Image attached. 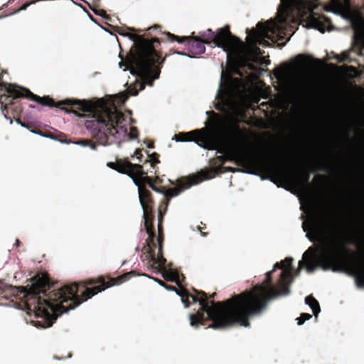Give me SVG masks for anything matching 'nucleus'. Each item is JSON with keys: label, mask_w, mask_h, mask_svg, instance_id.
Instances as JSON below:
<instances>
[{"label": "nucleus", "mask_w": 364, "mask_h": 364, "mask_svg": "<svg viewBox=\"0 0 364 364\" xmlns=\"http://www.w3.org/2000/svg\"><path fill=\"white\" fill-rule=\"evenodd\" d=\"M282 5L277 12L275 21L271 20L265 25L257 24V28L252 30L246 38V42L241 43L238 40L230 35L226 28H221L216 36H213L211 40L218 47H220L230 56L237 64L245 65L246 62L252 60L258 61V58L262 54L261 50L255 46L256 43L265 44L268 41H274L273 35L281 37L278 33L281 28V23L284 22V14L290 6H294L298 9H307L310 12L316 8L311 3L303 2L301 0H281ZM348 6V0H344Z\"/></svg>", "instance_id": "obj_1"}, {"label": "nucleus", "mask_w": 364, "mask_h": 364, "mask_svg": "<svg viewBox=\"0 0 364 364\" xmlns=\"http://www.w3.org/2000/svg\"><path fill=\"white\" fill-rule=\"evenodd\" d=\"M268 291L261 289L259 291H246L232 297L225 302L213 304L211 306L207 304L203 294L199 299L191 296L194 302H198L213 323L209 326L213 329H223L235 324L247 327L249 320L260 314L266 308L265 303H259L261 296L267 295Z\"/></svg>", "instance_id": "obj_2"}, {"label": "nucleus", "mask_w": 364, "mask_h": 364, "mask_svg": "<svg viewBox=\"0 0 364 364\" xmlns=\"http://www.w3.org/2000/svg\"><path fill=\"white\" fill-rule=\"evenodd\" d=\"M319 247L316 252L312 247L309 248L303 255V259L299 262V269L304 264H306V271L312 272L317 266L325 269L337 270L341 267L344 259V250L343 242L340 239L328 234L318 237Z\"/></svg>", "instance_id": "obj_3"}, {"label": "nucleus", "mask_w": 364, "mask_h": 364, "mask_svg": "<svg viewBox=\"0 0 364 364\" xmlns=\"http://www.w3.org/2000/svg\"><path fill=\"white\" fill-rule=\"evenodd\" d=\"M243 85L236 79L231 80L230 83L225 91V96H222L227 106L237 116H242L244 107L249 106V102L246 99V94L243 92Z\"/></svg>", "instance_id": "obj_4"}, {"label": "nucleus", "mask_w": 364, "mask_h": 364, "mask_svg": "<svg viewBox=\"0 0 364 364\" xmlns=\"http://www.w3.org/2000/svg\"><path fill=\"white\" fill-rule=\"evenodd\" d=\"M293 262L292 258H287L284 261L282 262V269H283L282 274V279L279 282V287L282 289V287L285 288V290H281L279 293H277L276 290L274 287L267 288L264 287H256L251 290L250 291H259L261 289H266L268 293L264 296H261L259 301V303H265L266 306L267 305V302L269 300H272L278 296H284L288 295L290 293V290L288 287V284L286 282V279L291 277V269L290 267Z\"/></svg>", "instance_id": "obj_5"}, {"label": "nucleus", "mask_w": 364, "mask_h": 364, "mask_svg": "<svg viewBox=\"0 0 364 364\" xmlns=\"http://www.w3.org/2000/svg\"><path fill=\"white\" fill-rule=\"evenodd\" d=\"M70 104H75L80 106V109L83 112H87L90 113H94L97 107H100L105 112L109 123L112 124V129H115L114 124H120L123 119L122 114L116 109L110 110L104 108V102L100 100L95 102H90L86 100H74L70 101Z\"/></svg>", "instance_id": "obj_6"}, {"label": "nucleus", "mask_w": 364, "mask_h": 364, "mask_svg": "<svg viewBox=\"0 0 364 364\" xmlns=\"http://www.w3.org/2000/svg\"><path fill=\"white\" fill-rule=\"evenodd\" d=\"M151 64V60L148 56L144 55H139L136 61L137 75L141 80V82L139 83L140 90L144 89L145 84L151 86L152 80L158 77V73L153 77L150 75Z\"/></svg>", "instance_id": "obj_7"}, {"label": "nucleus", "mask_w": 364, "mask_h": 364, "mask_svg": "<svg viewBox=\"0 0 364 364\" xmlns=\"http://www.w3.org/2000/svg\"><path fill=\"white\" fill-rule=\"evenodd\" d=\"M46 306H48L52 311V314L48 312V311L44 306H40L36 311V314L38 317H41L48 321V324L46 326H42V328L50 327L52 325V323L54 320H55L58 316V311H61L62 313H66L69 310L73 309L74 306H68L67 307H63L61 304H55L53 305L47 301L45 302Z\"/></svg>", "instance_id": "obj_8"}, {"label": "nucleus", "mask_w": 364, "mask_h": 364, "mask_svg": "<svg viewBox=\"0 0 364 364\" xmlns=\"http://www.w3.org/2000/svg\"><path fill=\"white\" fill-rule=\"evenodd\" d=\"M341 16L352 23L356 39L364 43V19L357 12H350L347 15H341Z\"/></svg>", "instance_id": "obj_9"}, {"label": "nucleus", "mask_w": 364, "mask_h": 364, "mask_svg": "<svg viewBox=\"0 0 364 364\" xmlns=\"http://www.w3.org/2000/svg\"><path fill=\"white\" fill-rule=\"evenodd\" d=\"M228 144L225 146V151L230 154L237 163H245L247 161V151L243 149L238 147V144L236 142L230 141V137L227 136Z\"/></svg>", "instance_id": "obj_10"}, {"label": "nucleus", "mask_w": 364, "mask_h": 364, "mask_svg": "<svg viewBox=\"0 0 364 364\" xmlns=\"http://www.w3.org/2000/svg\"><path fill=\"white\" fill-rule=\"evenodd\" d=\"M32 283L26 287H20L21 291L28 294H36L40 292V288L45 287L48 284L46 277H35L32 279Z\"/></svg>", "instance_id": "obj_11"}, {"label": "nucleus", "mask_w": 364, "mask_h": 364, "mask_svg": "<svg viewBox=\"0 0 364 364\" xmlns=\"http://www.w3.org/2000/svg\"><path fill=\"white\" fill-rule=\"evenodd\" d=\"M76 285L65 287L56 294V299L60 302H66L69 300H76Z\"/></svg>", "instance_id": "obj_12"}, {"label": "nucleus", "mask_w": 364, "mask_h": 364, "mask_svg": "<svg viewBox=\"0 0 364 364\" xmlns=\"http://www.w3.org/2000/svg\"><path fill=\"white\" fill-rule=\"evenodd\" d=\"M127 166L128 167V176L132 179L133 183L136 187H139V184L135 177L140 176L142 174L141 166L137 164H132L129 162H127Z\"/></svg>", "instance_id": "obj_13"}, {"label": "nucleus", "mask_w": 364, "mask_h": 364, "mask_svg": "<svg viewBox=\"0 0 364 364\" xmlns=\"http://www.w3.org/2000/svg\"><path fill=\"white\" fill-rule=\"evenodd\" d=\"M323 18H317L314 14H312L308 19L306 23V28H314L318 30L321 33H324L325 28L322 24Z\"/></svg>", "instance_id": "obj_14"}, {"label": "nucleus", "mask_w": 364, "mask_h": 364, "mask_svg": "<svg viewBox=\"0 0 364 364\" xmlns=\"http://www.w3.org/2000/svg\"><path fill=\"white\" fill-rule=\"evenodd\" d=\"M188 46L196 53H203L205 51L204 43L199 41L197 38L191 36Z\"/></svg>", "instance_id": "obj_15"}, {"label": "nucleus", "mask_w": 364, "mask_h": 364, "mask_svg": "<svg viewBox=\"0 0 364 364\" xmlns=\"http://www.w3.org/2000/svg\"><path fill=\"white\" fill-rule=\"evenodd\" d=\"M305 303L311 308L314 315L316 317L321 311L319 304L314 298L311 296L306 297L305 299Z\"/></svg>", "instance_id": "obj_16"}, {"label": "nucleus", "mask_w": 364, "mask_h": 364, "mask_svg": "<svg viewBox=\"0 0 364 364\" xmlns=\"http://www.w3.org/2000/svg\"><path fill=\"white\" fill-rule=\"evenodd\" d=\"M207 179L208 178L203 173L193 176L188 180L189 184L187 188H189L191 186L196 185V184L199 183L200 182H201L204 180H207Z\"/></svg>", "instance_id": "obj_17"}, {"label": "nucleus", "mask_w": 364, "mask_h": 364, "mask_svg": "<svg viewBox=\"0 0 364 364\" xmlns=\"http://www.w3.org/2000/svg\"><path fill=\"white\" fill-rule=\"evenodd\" d=\"M163 277L167 280L176 281L177 279V273L176 271L171 269H164L163 272Z\"/></svg>", "instance_id": "obj_18"}, {"label": "nucleus", "mask_w": 364, "mask_h": 364, "mask_svg": "<svg viewBox=\"0 0 364 364\" xmlns=\"http://www.w3.org/2000/svg\"><path fill=\"white\" fill-rule=\"evenodd\" d=\"M296 63L298 65V66L304 68L309 65L310 59L304 55H299L296 58Z\"/></svg>", "instance_id": "obj_19"}, {"label": "nucleus", "mask_w": 364, "mask_h": 364, "mask_svg": "<svg viewBox=\"0 0 364 364\" xmlns=\"http://www.w3.org/2000/svg\"><path fill=\"white\" fill-rule=\"evenodd\" d=\"M190 319V325L193 327H198L199 325L202 324L201 318L198 316H193L192 314L189 315Z\"/></svg>", "instance_id": "obj_20"}, {"label": "nucleus", "mask_w": 364, "mask_h": 364, "mask_svg": "<svg viewBox=\"0 0 364 364\" xmlns=\"http://www.w3.org/2000/svg\"><path fill=\"white\" fill-rule=\"evenodd\" d=\"M109 287H107V288H108ZM105 289H100L99 288H94L93 289H87L85 291V295H87L88 296V299L91 298V296H93L96 294H97L98 293H101L102 291H104Z\"/></svg>", "instance_id": "obj_21"}, {"label": "nucleus", "mask_w": 364, "mask_h": 364, "mask_svg": "<svg viewBox=\"0 0 364 364\" xmlns=\"http://www.w3.org/2000/svg\"><path fill=\"white\" fill-rule=\"evenodd\" d=\"M114 169L120 173L126 174L128 176V167L127 166V162L124 164H118L116 168H114Z\"/></svg>", "instance_id": "obj_22"}, {"label": "nucleus", "mask_w": 364, "mask_h": 364, "mask_svg": "<svg viewBox=\"0 0 364 364\" xmlns=\"http://www.w3.org/2000/svg\"><path fill=\"white\" fill-rule=\"evenodd\" d=\"M75 144L76 145H79V146H89L91 149L92 150H95L96 149V146L95 145L92 144H90L88 141L87 140H84V141H78V142H75Z\"/></svg>", "instance_id": "obj_23"}, {"label": "nucleus", "mask_w": 364, "mask_h": 364, "mask_svg": "<svg viewBox=\"0 0 364 364\" xmlns=\"http://www.w3.org/2000/svg\"><path fill=\"white\" fill-rule=\"evenodd\" d=\"M311 318V315L307 314H302L299 318H296V320L298 321L299 325H302L304 321L309 320Z\"/></svg>", "instance_id": "obj_24"}, {"label": "nucleus", "mask_w": 364, "mask_h": 364, "mask_svg": "<svg viewBox=\"0 0 364 364\" xmlns=\"http://www.w3.org/2000/svg\"><path fill=\"white\" fill-rule=\"evenodd\" d=\"M178 189H168L166 191V196L170 198L176 197L178 195Z\"/></svg>", "instance_id": "obj_25"}, {"label": "nucleus", "mask_w": 364, "mask_h": 364, "mask_svg": "<svg viewBox=\"0 0 364 364\" xmlns=\"http://www.w3.org/2000/svg\"><path fill=\"white\" fill-rule=\"evenodd\" d=\"M358 274L359 277L364 280V263L359 267Z\"/></svg>", "instance_id": "obj_26"}, {"label": "nucleus", "mask_w": 364, "mask_h": 364, "mask_svg": "<svg viewBox=\"0 0 364 364\" xmlns=\"http://www.w3.org/2000/svg\"><path fill=\"white\" fill-rule=\"evenodd\" d=\"M331 5L333 9H338L341 7V4L339 3L338 0H331Z\"/></svg>", "instance_id": "obj_27"}, {"label": "nucleus", "mask_w": 364, "mask_h": 364, "mask_svg": "<svg viewBox=\"0 0 364 364\" xmlns=\"http://www.w3.org/2000/svg\"><path fill=\"white\" fill-rule=\"evenodd\" d=\"M191 36H183L181 38H176V40L178 42V43H182L185 40H191Z\"/></svg>", "instance_id": "obj_28"}, {"label": "nucleus", "mask_w": 364, "mask_h": 364, "mask_svg": "<svg viewBox=\"0 0 364 364\" xmlns=\"http://www.w3.org/2000/svg\"><path fill=\"white\" fill-rule=\"evenodd\" d=\"M27 94H26V97L33 100H37V97L36 95H34L33 94H32L31 92L29 91H26Z\"/></svg>", "instance_id": "obj_29"}, {"label": "nucleus", "mask_w": 364, "mask_h": 364, "mask_svg": "<svg viewBox=\"0 0 364 364\" xmlns=\"http://www.w3.org/2000/svg\"><path fill=\"white\" fill-rule=\"evenodd\" d=\"M32 133L35 134H38V135H40L43 137H45V138H48V139H53V140H55V139L52 136H49V135H43V134H41L39 133H37V132H31Z\"/></svg>", "instance_id": "obj_30"}, {"label": "nucleus", "mask_w": 364, "mask_h": 364, "mask_svg": "<svg viewBox=\"0 0 364 364\" xmlns=\"http://www.w3.org/2000/svg\"><path fill=\"white\" fill-rule=\"evenodd\" d=\"M138 194H139V202H140L141 205L142 206L143 211H144V215H145V210H144V205H143L142 200H141V197H140V191L139 190L138 191Z\"/></svg>", "instance_id": "obj_31"}, {"label": "nucleus", "mask_w": 364, "mask_h": 364, "mask_svg": "<svg viewBox=\"0 0 364 364\" xmlns=\"http://www.w3.org/2000/svg\"><path fill=\"white\" fill-rule=\"evenodd\" d=\"M277 268H281L282 269V262H277L274 265V269H277Z\"/></svg>", "instance_id": "obj_32"}, {"label": "nucleus", "mask_w": 364, "mask_h": 364, "mask_svg": "<svg viewBox=\"0 0 364 364\" xmlns=\"http://www.w3.org/2000/svg\"><path fill=\"white\" fill-rule=\"evenodd\" d=\"M271 272H269L267 273V280H266L267 282H269V281H270V279H271Z\"/></svg>", "instance_id": "obj_33"}, {"label": "nucleus", "mask_w": 364, "mask_h": 364, "mask_svg": "<svg viewBox=\"0 0 364 364\" xmlns=\"http://www.w3.org/2000/svg\"><path fill=\"white\" fill-rule=\"evenodd\" d=\"M107 165H108L110 168H113V169H114V168H116V167L117 166V165H115L114 164H112V163H111V164H108Z\"/></svg>", "instance_id": "obj_34"}, {"label": "nucleus", "mask_w": 364, "mask_h": 364, "mask_svg": "<svg viewBox=\"0 0 364 364\" xmlns=\"http://www.w3.org/2000/svg\"><path fill=\"white\" fill-rule=\"evenodd\" d=\"M2 115H3V117H4L6 120H8V121L9 122V124H12V121H11L10 119L7 118V117H6L5 114H2Z\"/></svg>", "instance_id": "obj_35"}, {"label": "nucleus", "mask_w": 364, "mask_h": 364, "mask_svg": "<svg viewBox=\"0 0 364 364\" xmlns=\"http://www.w3.org/2000/svg\"><path fill=\"white\" fill-rule=\"evenodd\" d=\"M326 11H329V12H331V13H333V14H338V13H337V12H336V11H333V10H331V9H328V8H326Z\"/></svg>", "instance_id": "obj_36"}, {"label": "nucleus", "mask_w": 364, "mask_h": 364, "mask_svg": "<svg viewBox=\"0 0 364 364\" xmlns=\"http://www.w3.org/2000/svg\"><path fill=\"white\" fill-rule=\"evenodd\" d=\"M17 123H18L19 125H21V127H25V126H24L23 124H22L20 122V121H19V120H17Z\"/></svg>", "instance_id": "obj_37"}, {"label": "nucleus", "mask_w": 364, "mask_h": 364, "mask_svg": "<svg viewBox=\"0 0 364 364\" xmlns=\"http://www.w3.org/2000/svg\"><path fill=\"white\" fill-rule=\"evenodd\" d=\"M167 36L170 37V38H173V36L169 33H166Z\"/></svg>", "instance_id": "obj_38"}, {"label": "nucleus", "mask_w": 364, "mask_h": 364, "mask_svg": "<svg viewBox=\"0 0 364 364\" xmlns=\"http://www.w3.org/2000/svg\"><path fill=\"white\" fill-rule=\"evenodd\" d=\"M95 122H97V123H103V122L101 121V120H96Z\"/></svg>", "instance_id": "obj_39"}, {"label": "nucleus", "mask_w": 364, "mask_h": 364, "mask_svg": "<svg viewBox=\"0 0 364 364\" xmlns=\"http://www.w3.org/2000/svg\"><path fill=\"white\" fill-rule=\"evenodd\" d=\"M119 67V68H122V62H119V64H118Z\"/></svg>", "instance_id": "obj_40"}, {"label": "nucleus", "mask_w": 364, "mask_h": 364, "mask_svg": "<svg viewBox=\"0 0 364 364\" xmlns=\"http://www.w3.org/2000/svg\"><path fill=\"white\" fill-rule=\"evenodd\" d=\"M134 73H135V72H134V71H133V70H130V74H132V75H134Z\"/></svg>", "instance_id": "obj_41"}, {"label": "nucleus", "mask_w": 364, "mask_h": 364, "mask_svg": "<svg viewBox=\"0 0 364 364\" xmlns=\"http://www.w3.org/2000/svg\"><path fill=\"white\" fill-rule=\"evenodd\" d=\"M159 285H161V286H163L162 282H159Z\"/></svg>", "instance_id": "obj_42"}, {"label": "nucleus", "mask_w": 364, "mask_h": 364, "mask_svg": "<svg viewBox=\"0 0 364 364\" xmlns=\"http://www.w3.org/2000/svg\"><path fill=\"white\" fill-rule=\"evenodd\" d=\"M207 32L210 33V29H208V30H207Z\"/></svg>", "instance_id": "obj_43"}]
</instances>
